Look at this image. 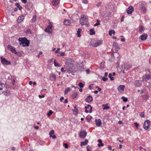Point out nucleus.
<instances>
[{
	"instance_id": "f257e3e1",
	"label": "nucleus",
	"mask_w": 151,
	"mask_h": 151,
	"mask_svg": "<svg viewBox=\"0 0 151 151\" xmlns=\"http://www.w3.org/2000/svg\"><path fill=\"white\" fill-rule=\"evenodd\" d=\"M18 41L20 45H22L23 47L26 46H28L29 45V41L25 37H19L18 39Z\"/></svg>"
},
{
	"instance_id": "f03ea898",
	"label": "nucleus",
	"mask_w": 151,
	"mask_h": 151,
	"mask_svg": "<svg viewBox=\"0 0 151 151\" xmlns=\"http://www.w3.org/2000/svg\"><path fill=\"white\" fill-rule=\"evenodd\" d=\"M7 87V85L6 83H2L0 81V95L6 91Z\"/></svg>"
},
{
	"instance_id": "7ed1b4c3",
	"label": "nucleus",
	"mask_w": 151,
	"mask_h": 151,
	"mask_svg": "<svg viewBox=\"0 0 151 151\" xmlns=\"http://www.w3.org/2000/svg\"><path fill=\"white\" fill-rule=\"evenodd\" d=\"M102 43V41L100 40H93L91 43V45L93 47H97Z\"/></svg>"
},
{
	"instance_id": "20e7f679",
	"label": "nucleus",
	"mask_w": 151,
	"mask_h": 151,
	"mask_svg": "<svg viewBox=\"0 0 151 151\" xmlns=\"http://www.w3.org/2000/svg\"><path fill=\"white\" fill-rule=\"evenodd\" d=\"M1 63L3 64L8 65L11 64L10 62L5 59L4 58H2V57H1Z\"/></svg>"
},
{
	"instance_id": "39448f33",
	"label": "nucleus",
	"mask_w": 151,
	"mask_h": 151,
	"mask_svg": "<svg viewBox=\"0 0 151 151\" xmlns=\"http://www.w3.org/2000/svg\"><path fill=\"white\" fill-rule=\"evenodd\" d=\"M85 109L86 110L85 112L86 113H88L89 112L90 113H91L92 112V107L90 105H88L87 106L85 107Z\"/></svg>"
},
{
	"instance_id": "423d86ee",
	"label": "nucleus",
	"mask_w": 151,
	"mask_h": 151,
	"mask_svg": "<svg viewBox=\"0 0 151 151\" xmlns=\"http://www.w3.org/2000/svg\"><path fill=\"white\" fill-rule=\"evenodd\" d=\"M8 49L12 53L15 54L17 53V52L15 50V48L10 45H8L7 46Z\"/></svg>"
},
{
	"instance_id": "0eeeda50",
	"label": "nucleus",
	"mask_w": 151,
	"mask_h": 151,
	"mask_svg": "<svg viewBox=\"0 0 151 151\" xmlns=\"http://www.w3.org/2000/svg\"><path fill=\"white\" fill-rule=\"evenodd\" d=\"M70 66H69V65H65L64 66V67L66 68V70H64L63 68V67L61 68V71L63 72H65L66 70L67 71H71V68H70Z\"/></svg>"
},
{
	"instance_id": "6e6552de",
	"label": "nucleus",
	"mask_w": 151,
	"mask_h": 151,
	"mask_svg": "<svg viewBox=\"0 0 151 151\" xmlns=\"http://www.w3.org/2000/svg\"><path fill=\"white\" fill-rule=\"evenodd\" d=\"M150 125V121L149 120H146L144 122L143 126L144 129L147 130L149 128Z\"/></svg>"
},
{
	"instance_id": "1a4fd4ad",
	"label": "nucleus",
	"mask_w": 151,
	"mask_h": 151,
	"mask_svg": "<svg viewBox=\"0 0 151 151\" xmlns=\"http://www.w3.org/2000/svg\"><path fill=\"white\" fill-rule=\"evenodd\" d=\"M87 133L85 131L81 130L79 134L80 137L82 138H84L87 135Z\"/></svg>"
},
{
	"instance_id": "9d476101",
	"label": "nucleus",
	"mask_w": 151,
	"mask_h": 151,
	"mask_svg": "<svg viewBox=\"0 0 151 151\" xmlns=\"http://www.w3.org/2000/svg\"><path fill=\"white\" fill-rule=\"evenodd\" d=\"M125 86L124 85H120L118 88L117 89L120 93L123 92L124 91Z\"/></svg>"
},
{
	"instance_id": "9b49d317",
	"label": "nucleus",
	"mask_w": 151,
	"mask_h": 151,
	"mask_svg": "<svg viewBox=\"0 0 151 151\" xmlns=\"http://www.w3.org/2000/svg\"><path fill=\"white\" fill-rule=\"evenodd\" d=\"M134 11L133 7L132 6H129L127 10V12L128 14H131Z\"/></svg>"
},
{
	"instance_id": "f8f14e48",
	"label": "nucleus",
	"mask_w": 151,
	"mask_h": 151,
	"mask_svg": "<svg viewBox=\"0 0 151 151\" xmlns=\"http://www.w3.org/2000/svg\"><path fill=\"white\" fill-rule=\"evenodd\" d=\"M50 22V23L47 27V28L45 29V32H47L49 33H51V31L50 30V29H51L52 27V24H51V22Z\"/></svg>"
},
{
	"instance_id": "ddd939ff",
	"label": "nucleus",
	"mask_w": 151,
	"mask_h": 151,
	"mask_svg": "<svg viewBox=\"0 0 151 151\" xmlns=\"http://www.w3.org/2000/svg\"><path fill=\"white\" fill-rule=\"evenodd\" d=\"M93 100V98L91 96L89 95L86 98L85 101L86 102L89 103Z\"/></svg>"
},
{
	"instance_id": "4468645a",
	"label": "nucleus",
	"mask_w": 151,
	"mask_h": 151,
	"mask_svg": "<svg viewBox=\"0 0 151 151\" xmlns=\"http://www.w3.org/2000/svg\"><path fill=\"white\" fill-rule=\"evenodd\" d=\"M95 122L97 126L100 127L102 123L100 119H96L95 120Z\"/></svg>"
},
{
	"instance_id": "2eb2a0df",
	"label": "nucleus",
	"mask_w": 151,
	"mask_h": 151,
	"mask_svg": "<svg viewBox=\"0 0 151 151\" xmlns=\"http://www.w3.org/2000/svg\"><path fill=\"white\" fill-rule=\"evenodd\" d=\"M113 46L115 47L116 52H117L120 49L118 45L116 43H114Z\"/></svg>"
},
{
	"instance_id": "dca6fc26",
	"label": "nucleus",
	"mask_w": 151,
	"mask_h": 151,
	"mask_svg": "<svg viewBox=\"0 0 151 151\" xmlns=\"http://www.w3.org/2000/svg\"><path fill=\"white\" fill-rule=\"evenodd\" d=\"M145 81H147L151 80V74L146 75L145 76Z\"/></svg>"
},
{
	"instance_id": "f3484780",
	"label": "nucleus",
	"mask_w": 151,
	"mask_h": 151,
	"mask_svg": "<svg viewBox=\"0 0 151 151\" xmlns=\"http://www.w3.org/2000/svg\"><path fill=\"white\" fill-rule=\"evenodd\" d=\"M147 37V35L146 34H143L141 36V39L142 40H146Z\"/></svg>"
},
{
	"instance_id": "a211bd4d",
	"label": "nucleus",
	"mask_w": 151,
	"mask_h": 151,
	"mask_svg": "<svg viewBox=\"0 0 151 151\" xmlns=\"http://www.w3.org/2000/svg\"><path fill=\"white\" fill-rule=\"evenodd\" d=\"M64 24L66 25H69L71 24L70 21L67 19H65L63 22Z\"/></svg>"
},
{
	"instance_id": "6ab92c4d",
	"label": "nucleus",
	"mask_w": 151,
	"mask_h": 151,
	"mask_svg": "<svg viewBox=\"0 0 151 151\" xmlns=\"http://www.w3.org/2000/svg\"><path fill=\"white\" fill-rule=\"evenodd\" d=\"M86 20V17L84 15L82 16L80 20V24H81L82 23V22H81L82 21H85Z\"/></svg>"
},
{
	"instance_id": "aec40b11",
	"label": "nucleus",
	"mask_w": 151,
	"mask_h": 151,
	"mask_svg": "<svg viewBox=\"0 0 151 151\" xmlns=\"http://www.w3.org/2000/svg\"><path fill=\"white\" fill-rule=\"evenodd\" d=\"M88 142V141L87 139H85L84 141V142H81V146H84L85 145H87V143Z\"/></svg>"
},
{
	"instance_id": "412c9836",
	"label": "nucleus",
	"mask_w": 151,
	"mask_h": 151,
	"mask_svg": "<svg viewBox=\"0 0 151 151\" xmlns=\"http://www.w3.org/2000/svg\"><path fill=\"white\" fill-rule=\"evenodd\" d=\"M140 8L142 9L143 12H146V9L145 7V5L144 4L142 3H141L140 4Z\"/></svg>"
},
{
	"instance_id": "4be33fe9",
	"label": "nucleus",
	"mask_w": 151,
	"mask_h": 151,
	"mask_svg": "<svg viewBox=\"0 0 151 151\" xmlns=\"http://www.w3.org/2000/svg\"><path fill=\"white\" fill-rule=\"evenodd\" d=\"M24 19V17L23 16H19L18 18V22H21Z\"/></svg>"
},
{
	"instance_id": "5701e85b",
	"label": "nucleus",
	"mask_w": 151,
	"mask_h": 151,
	"mask_svg": "<svg viewBox=\"0 0 151 151\" xmlns=\"http://www.w3.org/2000/svg\"><path fill=\"white\" fill-rule=\"evenodd\" d=\"M59 3V0H53L52 4L53 5H56Z\"/></svg>"
},
{
	"instance_id": "b1692460",
	"label": "nucleus",
	"mask_w": 151,
	"mask_h": 151,
	"mask_svg": "<svg viewBox=\"0 0 151 151\" xmlns=\"http://www.w3.org/2000/svg\"><path fill=\"white\" fill-rule=\"evenodd\" d=\"M98 141L99 143L101 144L100 145L99 144H98V147H100L101 146H104V144L103 143H102V141L101 139H99L98 140Z\"/></svg>"
},
{
	"instance_id": "393cba45",
	"label": "nucleus",
	"mask_w": 151,
	"mask_h": 151,
	"mask_svg": "<svg viewBox=\"0 0 151 151\" xmlns=\"http://www.w3.org/2000/svg\"><path fill=\"white\" fill-rule=\"evenodd\" d=\"M77 95H78L77 93L76 92H74L72 93V98L73 99H75L77 97Z\"/></svg>"
},
{
	"instance_id": "a878e982",
	"label": "nucleus",
	"mask_w": 151,
	"mask_h": 151,
	"mask_svg": "<svg viewBox=\"0 0 151 151\" xmlns=\"http://www.w3.org/2000/svg\"><path fill=\"white\" fill-rule=\"evenodd\" d=\"M54 65L55 66L60 67V65L56 61V60L55 59H54Z\"/></svg>"
},
{
	"instance_id": "bb28decb",
	"label": "nucleus",
	"mask_w": 151,
	"mask_h": 151,
	"mask_svg": "<svg viewBox=\"0 0 151 151\" xmlns=\"http://www.w3.org/2000/svg\"><path fill=\"white\" fill-rule=\"evenodd\" d=\"M81 29L80 28L78 29L77 31V34L78 37H80L81 36V35L80 34V33L81 32Z\"/></svg>"
},
{
	"instance_id": "cd10ccee",
	"label": "nucleus",
	"mask_w": 151,
	"mask_h": 151,
	"mask_svg": "<svg viewBox=\"0 0 151 151\" xmlns=\"http://www.w3.org/2000/svg\"><path fill=\"white\" fill-rule=\"evenodd\" d=\"M90 34L91 35H94L95 34V32L93 29H91L90 30Z\"/></svg>"
},
{
	"instance_id": "c85d7f7f",
	"label": "nucleus",
	"mask_w": 151,
	"mask_h": 151,
	"mask_svg": "<svg viewBox=\"0 0 151 151\" xmlns=\"http://www.w3.org/2000/svg\"><path fill=\"white\" fill-rule=\"evenodd\" d=\"M103 106H104L103 108V109L104 110H107L109 108V107L108 106V105L107 104L103 105Z\"/></svg>"
},
{
	"instance_id": "c756f323",
	"label": "nucleus",
	"mask_w": 151,
	"mask_h": 151,
	"mask_svg": "<svg viewBox=\"0 0 151 151\" xmlns=\"http://www.w3.org/2000/svg\"><path fill=\"white\" fill-rule=\"evenodd\" d=\"M115 33V31L113 30H110L109 31V35L110 36H111L112 34H113L114 35Z\"/></svg>"
},
{
	"instance_id": "7c9ffc66",
	"label": "nucleus",
	"mask_w": 151,
	"mask_h": 151,
	"mask_svg": "<svg viewBox=\"0 0 151 151\" xmlns=\"http://www.w3.org/2000/svg\"><path fill=\"white\" fill-rule=\"evenodd\" d=\"M122 99L123 100V101L125 102H127L128 100L127 98L123 96L122 97Z\"/></svg>"
},
{
	"instance_id": "2f4dec72",
	"label": "nucleus",
	"mask_w": 151,
	"mask_h": 151,
	"mask_svg": "<svg viewBox=\"0 0 151 151\" xmlns=\"http://www.w3.org/2000/svg\"><path fill=\"white\" fill-rule=\"evenodd\" d=\"M112 75L111 73H109V77L111 81H112L114 80V78L112 77Z\"/></svg>"
},
{
	"instance_id": "473e14b6",
	"label": "nucleus",
	"mask_w": 151,
	"mask_h": 151,
	"mask_svg": "<svg viewBox=\"0 0 151 151\" xmlns=\"http://www.w3.org/2000/svg\"><path fill=\"white\" fill-rule=\"evenodd\" d=\"M70 91V88L69 87H68L66 88L64 91L65 94H66L68 92Z\"/></svg>"
},
{
	"instance_id": "72a5a7b5",
	"label": "nucleus",
	"mask_w": 151,
	"mask_h": 151,
	"mask_svg": "<svg viewBox=\"0 0 151 151\" xmlns=\"http://www.w3.org/2000/svg\"><path fill=\"white\" fill-rule=\"evenodd\" d=\"M36 15H35L33 16L32 19V22H34L36 20Z\"/></svg>"
},
{
	"instance_id": "f704fd0d",
	"label": "nucleus",
	"mask_w": 151,
	"mask_h": 151,
	"mask_svg": "<svg viewBox=\"0 0 151 151\" xmlns=\"http://www.w3.org/2000/svg\"><path fill=\"white\" fill-rule=\"evenodd\" d=\"M52 113L53 111L52 110H50L47 114V115L48 116H50Z\"/></svg>"
},
{
	"instance_id": "c9c22d12",
	"label": "nucleus",
	"mask_w": 151,
	"mask_h": 151,
	"mask_svg": "<svg viewBox=\"0 0 151 151\" xmlns=\"http://www.w3.org/2000/svg\"><path fill=\"white\" fill-rule=\"evenodd\" d=\"M91 147L89 145H88L87 147V151H91Z\"/></svg>"
},
{
	"instance_id": "e433bc0d",
	"label": "nucleus",
	"mask_w": 151,
	"mask_h": 151,
	"mask_svg": "<svg viewBox=\"0 0 151 151\" xmlns=\"http://www.w3.org/2000/svg\"><path fill=\"white\" fill-rule=\"evenodd\" d=\"M78 86L81 88H82L83 87L84 84L81 82H80L78 84Z\"/></svg>"
},
{
	"instance_id": "4c0bfd02",
	"label": "nucleus",
	"mask_w": 151,
	"mask_h": 151,
	"mask_svg": "<svg viewBox=\"0 0 151 151\" xmlns=\"http://www.w3.org/2000/svg\"><path fill=\"white\" fill-rule=\"evenodd\" d=\"M75 109L73 111V112L74 113V114H77L78 112V110L77 109H76V106L74 107Z\"/></svg>"
},
{
	"instance_id": "58836bf2",
	"label": "nucleus",
	"mask_w": 151,
	"mask_h": 151,
	"mask_svg": "<svg viewBox=\"0 0 151 151\" xmlns=\"http://www.w3.org/2000/svg\"><path fill=\"white\" fill-rule=\"evenodd\" d=\"M31 30L30 29H27L26 32V33L27 34H31Z\"/></svg>"
},
{
	"instance_id": "ea45409f",
	"label": "nucleus",
	"mask_w": 151,
	"mask_h": 151,
	"mask_svg": "<svg viewBox=\"0 0 151 151\" xmlns=\"http://www.w3.org/2000/svg\"><path fill=\"white\" fill-rule=\"evenodd\" d=\"M143 30V27L142 26H140L139 27V31L140 32H142Z\"/></svg>"
},
{
	"instance_id": "a19ab883",
	"label": "nucleus",
	"mask_w": 151,
	"mask_h": 151,
	"mask_svg": "<svg viewBox=\"0 0 151 151\" xmlns=\"http://www.w3.org/2000/svg\"><path fill=\"white\" fill-rule=\"evenodd\" d=\"M102 80L104 81H106L107 80L108 78L104 77H102Z\"/></svg>"
},
{
	"instance_id": "79ce46f5",
	"label": "nucleus",
	"mask_w": 151,
	"mask_h": 151,
	"mask_svg": "<svg viewBox=\"0 0 151 151\" xmlns=\"http://www.w3.org/2000/svg\"><path fill=\"white\" fill-rule=\"evenodd\" d=\"M54 134V131L53 130H52L49 133L50 137L52 136V134Z\"/></svg>"
},
{
	"instance_id": "37998d69",
	"label": "nucleus",
	"mask_w": 151,
	"mask_h": 151,
	"mask_svg": "<svg viewBox=\"0 0 151 151\" xmlns=\"http://www.w3.org/2000/svg\"><path fill=\"white\" fill-rule=\"evenodd\" d=\"M82 2L84 4H87L88 3V1L86 0H83Z\"/></svg>"
},
{
	"instance_id": "c03bdc74",
	"label": "nucleus",
	"mask_w": 151,
	"mask_h": 151,
	"mask_svg": "<svg viewBox=\"0 0 151 151\" xmlns=\"http://www.w3.org/2000/svg\"><path fill=\"white\" fill-rule=\"evenodd\" d=\"M134 124L135 125V127H136L138 129V126H139L137 122L134 123Z\"/></svg>"
},
{
	"instance_id": "a18cd8bd",
	"label": "nucleus",
	"mask_w": 151,
	"mask_h": 151,
	"mask_svg": "<svg viewBox=\"0 0 151 151\" xmlns=\"http://www.w3.org/2000/svg\"><path fill=\"white\" fill-rule=\"evenodd\" d=\"M64 146L66 148H68V145L67 144V143H64Z\"/></svg>"
},
{
	"instance_id": "49530a36",
	"label": "nucleus",
	"mask_w": 151,
	"mask_h": 151,
	"mask_svg": "<svg viewBox=\"0 0 151 151\" xmlns=\"http://www.w3.org/2000/svg\"><path fill=\"white\" fill-rule=\"evenodd\" d=\"M60 48H58L57 50H56L55 51V52L56 53H58V51L59 50H60Z\"/></svg>"
},
{
	"instance_id": "de8ad7c7",
	"label": "nucleus",
	"mask_w": 151,
	"mask_h": 151,
	"mask_svg": "<svg viewBox=\"0 0 151 151\" xmlns=\"http://www.w3.org/2000/svg\"><path fill=\"white\" fill-rule=\"evenodd\" d=\"M140 116L141 117H143L144 116V114L143 113H141L140 114Z\"/></svg>"
},
{
	"instance_id": "09e8293b",
	"label": "nucleus",
	"mask_w": 151,
	"mask_h": 151,
	"mask_svg": "<svg viewBox=\"0 0 151 151\" xmlns=\"http://www.w3.org/2000/svg\"><path fill=\"white\" fill-rule=\"evenodd\" d=\"M101 3L100 2H99L97 4V6L98 7H99L101 5Z\"/></svg>"
},
{
	"instance_id": "8fccbe9b",
	"label": "nucleus",
	"mask_w": 151,
	"mask_h": 151,
	"mask_svg": "<svg viewBox=\"0 0 151 151\" xmlns=\"http://www.w3.org/2000/svg\"><path fill=\"white\" fill-rule=\"evenodd\" d=\"M22 1L24 4H26L27 2V0H22Z\"/></svg>"
},
{
	"instance_id": "3c124183",
	"label": "nucleus",
	"mask_w": 151,
	"mask_h": 151,
	"mask_svg": "<svg viewBox=\"0 0 151 151\" xmlns=\"http://www.w3.org/2000/svg\"><path fill=\"white\" fill-rule=\"evenodd\" d=\"M15 82V80H13V81L11 83V85L13 86L14 85V83Z\"/></svg>"
},
{
	"instance_id": "603ef678",
	"label": "nucleus",
	"mask_w": 151,
	"mask_h": 151,
	"mask_svg": "<svg viewBox=\"0 0 151 151\" xmlns=\"http://www.w3.org/2000/svg\"><path fill=\"white\" fill-rule=\"evenodd\" d=\"M100 23H99V22L98 23V22H97V23H96L95 24H94V26H97L98 25H100Z\"/></svg>"
},
{
	"instance_id": "864d4df0",
	"label": "nucleus",
	"mask_w": 151,
	"mask_h": 151,
	"mask_svg": "<svg viewBox=\"0 0 151 151\" xmlns=\"http://www.w3.org/2000/svg\"><path fill=\"white\" fill-rule=\"evenodd\" d=\"M50 137H52L53 139H55L56 137V136L55 135H53V136L52 135V136Z\"/></svg>"
},
{
	"instance_id": "5fc2aeb1",
	"label": "nucleus",
	"mask_w": 151,
	"mask_h": 151,
	"mask_svg": "<svg viewBox=\"0 0 151 151\" xmlns=\"http://www.w3.org/2000/svg\"><path fill=\"white\" fill-rule=\"evenodd\" d=\"M15 5L16 6H17L18 8L20 6L19 4L18 3H17L15 4Z\"/></svg>"
},
{
	"instance_id": "6e6d98bb",
	"label": "nucleus",
	"mask_w": 151,
	"mask_h": 151,
	"mask_svg": "<svg viewBox=\"0 0 151 151\" xmlns=\"http://www.w3.org/2000/svg\"><path fill=\"white\" fill-rule=\"evenodd\" d=\"M39 97L40 98H44V97H45V96L43 95H42V96H41L40 95H39Z\"/></svg>"
},
{
	"instance_id": "4d7b16f0",
	"label": "nucleus",
	"mask_w": 151,
	"mask_h": 151,
	"mask_svg": "<svg viewBox=\"0 0 151 151\" xmlns=\"http://www.w3.org/2000/svg\"><path fill=\"white\" fill-rule=\"evenodd\" d=\"M108 148L110 150H111V147L110 145H108Z\"/></svg>"
},
{
	"instance_id": "13d9d810",
	"label": "nucleus",
	"mask_w": 151,
	"mask_h": 151,
	"mask_svg": "<svg viewBox=\"0 0 151 151\" xmlns=\"http://www.w3.org/2000/svg\"><path fill=\"white\" fill-rule=\"evenodd\" d=\"M64 99V98L63 97H61V98L60 99V101L61 102H62V100H63Z\"/></svg>"
},
{
	"instance_id": "bf43d9fd",
	"label": "nucleus",
	"mask_w": 151,
	"mask_h": 151,
	"mask_svg": "<svg viewBox=\"0 0 151 151\" xmlns=\"http://www.w3.org/2000/svg\"><path fill=\"white\" fill-rule=\"evenodd\" d=\"M68 102V100L67 99H66L65 100L64 102H63L64 104Z\"/></svg>"
},
{
	"instance_id": "052dcab7",
	"label": "nucleus",
	"mask_w": 151,
	"mask_h": 151,
	"mask_svg": "<svg viewBox=\"0 0 151 151\" xmlns=\"http://www.w3.org/2000/svg\"><path fill=\"white\" fill-rule=\"evenodd\" d=\"M89 69H87L86 70V72L87 74H89Z\"/></svg>"
},
{
	"instance_id": "680f3d73",
	"label": "nucleus",
	"mask_w": 151,
	"mask_h": 151,
	"mask_svg": "<svg viewBox=\"0 0 151 151\" xmlns=\"http://www.w3.org/2000/svg\"><path fill=\"white\" fill-rule=\"evenodd\" d=\"M64 55H65L64 53L63 52L60 53V55L61 56H64Z\"/></svg>"
},
{
	"instance_id": "e2e57ef3",
	"label": "nucleus",
	"mask_w": 151,
	"mask_h": 151,
	"mask_svg": "<svg viewBox=\"0 0 151 151\" xmlns=\"http://www.w3.org/2000/svg\"><path fill=\"white\" fill-rule=\"evenodd\" d=\"M108 75V73L107 72H105L104 74V76L105 77H107Z\"/></svg>"
},
{
	"instance_id": "0e129e2a",
	"label": "nucleus",
	"mask_w": 151,
	"mask_h": 151,
	"mask_svg": "<svg viewBox=\"0 0 151 151\" xmlns=\"http://www.w3.org/2000/svg\"><path fill=\"white\" fill-rule=\"evenodd\" d=\"M19 8V9L20 10H21L22 9V7L21 6H19V7H18Z\"/></svg>"
},
{
	"instance_id": "69168bd1",
	"label": "nucleus",
	"mask_w": 151,
	"mask_h": 151,
	"mask_svg": "<svg viewBox=\"0 0 151 151\" xmlns=\"http://www.w3.org/2000/svg\"><path fill=\"white\" fill-rule=\"evenodd\" d=\"M52 77L54 79H55L56 78V76L55 75H53Z\"/></svg>"
},
{
	"instance_id": "338daca9",
	"label": "nucleus",
	"mask_w": 151,
	"mask_h": 151,
	"mask_svg": "<svg viewBox=\"0 0 151 151\" xmlns=\"http://www.w3.org/2000/svg\"><path fill=\"white\" fill-rule=\"evenodd\" d=\"M124 18V16H122V18L121 19V22H123V21Z\"/></svg>"
},
{
	"instance_id": "774afa93",
	"label": "nucleus",
	"mask_w": 151,
	"mask_h": 151,
	"mask_svg": "<svg viewBox=\"0 0 151 151\" xmlns=\"http://www.w3.org/2000/svg\"><path fill=\"white\" fill-rule=\"evenodd\" d=\"M71 61V59L70 58L69 59H67V62L70 63V61Z\"/></svg>"
}]
</instances>
